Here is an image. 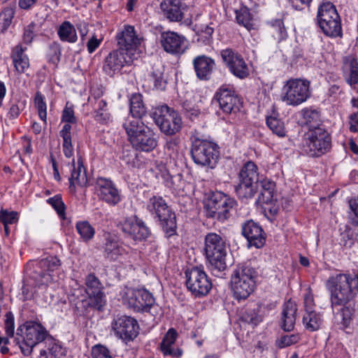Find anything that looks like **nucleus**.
<instances>
[{"mask_svg": "<svg viewBox=\"0 0 358 358\" xmlns=\"http://www.w3.org/2000/svg\"><path fill=\"white\" fill-rule=\"evenodd\" d=\"M47 202L54 208L61 218L65 219V205L59 195L48 199Z\"/></svg>", "mask_w": 358, "mask_h": 358, "instance_id": "nucleus-45", "label": "nucleus"}, {"mask_svg": "<svg viewBox=\"0 0 358 358\" xmlns=\"http://www.w3.org/2000/svg\"><path fill=\"white\" fill-rule=\"evenodd\" d=\"M198 33L204 34L205 37L210 36L213 33V28L210 27L208 24H206L205 26L198 27L196 25Z\"/></svg>", "mask_w": 358, "mask_h": 358, "instance_id": "nucleus-62", "label": "nucleus"}, {"mask_svg": "<svg viewBox=\"0 0 358 358\" xmlns=\"http://www.w3.org/2000/svg\"><path fill=\"white\" fill-rule=\"evenodd\" d=\"M324 34L331 37L341 36L342 35V29L340 21V17L338 19H332L325 22H322L319 25Z\"/></svg>", "mask_w": 358, "mask_h": 358, "instance_id": "nucleus-38", "label": "nucleus"}, {"mask_svg": "<svg viewBox=\"0 0 358 358\" xmlns=\"http://www.w3.org/2000/svg\"><path fill=\"white\" fill-rule=\"evenodd\" d=\"M297 306L292 300L287 301L283 306L281 318V327L285 331H292L295 324Z\"/></svg>", "mask_w": 358, "mask_h": 358, "instance_id": "nucleus-25", "label": "nucleus"}, {"mask_svg": "<svg viewBox=\"0 0 358 358\" xmlns=\"http://www.w3.org/2000/svg\"><path fill=\"white\" fill-rule=\"evenodd\" d=\"M115 335L124 341H129L138 335V326L132 317L122 315L117 317L112 323Z\"/></svg>", "mask_w": 358, "mask_h": 358, "instance_id": "nucleus-15", "label": "nucleus"}, {"mask_svg": "<svg viewBox=\"0 0 358 358\" xmlns=\"http://www.w3.org/2000/svg\"><path fill=\"white\" fill-rule=\"evenodd\" d=\"M101 41L97 39L95 36H93L87 42V50L89 52L92 53L93 52L96 48H98V46L100 44Z\"/></svg>", "mask_w": 358, "mask_h": 358, "instance_id": "nucleus-61", "label": "nucleus"}, {"mask_svg": "<svg viewBox=\"0 0 358 358\" xmlns=\"http://www.w3.org/2000/svg\"><path fill=\"white\" fill-rule=\"evenodd\" d=\"M58 35L62 41L74 43L77 40L76 29L69 21H64L59 26L58 29Z\"/></svg>", "mask_w": 358, "mask_h": 358, "instance_id": "nucleus-36", "label": "nucleus"}, {"mask_svg": "<svg viewBox=\"0 0 358 358\" xmlns=\"http://www.w3.org/2000/svg\"><path fill=\"white\" fill-rule=\"evenodd\" d=\"M62 120L64 122L75 124L77 122V119L74 115V110L73 107L68 106V103L66 105L63 113Z\"/></svg>", "mask_w": 358, "mask_h": 358, "instance_id": "nucleus-53", "label": "nucleus"}, {"mask_svg": "<svg viewBox=\"0 0 358 358\" xmlns=\"http://www.w3.org/2000/svg\"><path fill=\"white\" fill-rule=\"evenodd\" d=\"M356 281L355 278L346 274H338L329 278L327 285L331 293L333 306L343 305L353 298L352 284Z\"/></svg>", "mask_w": 358, "mask_h": 358, "instance_id": "nucleus-3", "label": "nucleus"}, {"mask_svg": "<svg viewBox=\"0 0 358 358\" xmlns=\"http://www.w3.org/2000/svg\"><path fill=\"white\" fill-rule=\"evenodd\" d=\"M178 334L174 329H170L166 334L162 343L161 350L165 355H171L173 357H178L182 355V351L178 349L172 348L174 344Z\"/></svg>", "mask_w": 358, "mask_h": 358, "instance_id": "nucleus-30", "label": "nucleus"}, {"mask_svg": "<svg viewBox=\"0 0 358 358\" xmlns=\"http://www.w3.org/2000/svg\"><path fill=\"white\" fill-rule=\"evenodd\" d=\"M342 324L348 327L352 320V310L348 307H344L341 310Z\"/></svg>", "mask_w": 358, "mask_h": 358, "instance_id": "nucleus-56", "label": "nucleus"}, {"mask_svg": "<svg viewBox=\"0 0 358 358\" xmlns=\"http://www.w3.org/2000/svg\"><path fill=\"white\" fill-rule=\"evenodd\" d=\"M152 117L160 130L166 135L175 134L181 129L180 117L167 106L156 108L152 113Z\"/></svg>", "mask_w": 358, "mask_h": 358, "instance_id": "nucleus-9", "label": "nucleus"}, {"mask_svg": "<svg viewBox=\"0 0 358 358\" xmlns=\"http://www.w3.org/2000/svg\"><path fill=\"white\" fill-rule=\"evenodd\" d=\"M150 79L153 81L157 89L163 90L166 87V81L163 78V72L160 69L152 71L150 74Z\"/></svg>", "mask_w": 358, "mask_h": 358, "instance_id": "nucleus-50", "label": "nucleus"}, {"mask_svg": "<svg viewBox=\"0 0 358 358\" xmlns=\"http://www.w3.org/2000/svg\"><path fill=\"white\" fill-rule=\"evenodd\" d=\"M303 304L305 312L314 310V307L315 306L313 294L312 293V290L310 287L306 289V293L303 296Z\"/></svg>", "mask_w": 358, "mask_h": 358, "instance_id": "nucleus-52", "label": "nucleus"}, {"mask_svg": "<svg viewBox=\"0 0 358 358\" xmlns=\"http://www.w3.org/2000/svg\"><path fill=\"white\" fill-rule=\"evenodd\" d=\"M223 62L230 71L239 78H245L249 75V69L241 55L231 49H225L221 52Z\"/></svg>", "mask_w": 358, "mask_h": 358, "instance_id": "nucleus-17", "label": "nucleus"}, {"mask_svg": "<svg viewBox=\"0 0 358 358\" xmlns=\"http://www.w3.org/2000/svg\"><path fill=\"white\" fill-rule=\"evenodd\" d=\"M76 230L85 242L92 240L95 234L94 228L87 221H80L76 223Z\"/></svg>", "mask_w": 358, "mask_h": 358, "instance_id": "nucleus-40", "label": "nucleus"}, {"mask_svg": "<svg viewBox=\"0 0 358 358\" xmlns=\"http://www.w3.org/2000/svg\"><path fill=\"white\" fill-rule=\"evenodd\" d=\"M338 14L336 9V7L331 3H322L318 9L317 13V21L319 25L322 24V22H325L327 21L331 20L332 19H338Z\"/></svg>", "mask_w": 358, "mask_h": 358, "instance_id": "nucleus-35", "label": "nucleus"}, {"mask_svg": "<svg viewBox=\"0 0 358 358\" xmlns=\"http://www.w3.org/2000/svg\"><path fill=\"white\" fill-rule=\"evenodd\" d=\"M180 6V0H163L160 4V8L164 15L170 21L178 22L182 19Z\"/></svg>", "mask_w": 358, "mask_h": 358, "instance_id": "nucleus-27", "label": "nucleus"}, {"mask_svg": "<svg viewBox=\"0 0 358 358\" xmlns=\"http://www.w3.org/2000/svg\"><path fill=\"white\" fill-rule=\"evenodd\" d=\"M130 143L136 150L143 152L152 151L157 145L155 134L149 127L137 136L131 137Z\"/></svg>", "mask_w": 358, "mask_h": 358, "instance_id": "nucleus-21", "label": "nucleus"}, {"mask_svg": "<svg viewBox=\"0 0 358 358\" xmlns=\"http://www.w3.org/2000/svg\"><path fill=\"white\" fill-rule=\"evenodd\" d=\"M299 341V336L297 334L285 335L281 336L276 344L278 348H283L296 343Z\"/></svg>", "mask_w": 358, "mask_h": 358, "instance_id": "nucleus-49", "label": "nucleus"}, {"mask_svg": "<svg viewBox=\"0 0 358 358\" xmlns=\"http://www.w3.org/2000/svg\"><path fill=\"white\" fill-rule=\"evenodd\" d=\"M96 190L99 197L110 204L115 205L120 200L118 190L109 180L99 178L96 181Z\"/></svg>", "mask_w": 358, "mask_h": 358, "instance_id": "nucleus-20", "label": "nucleus"}, {"mask_svg": "<svg viewBox=\"0 0 358 358\" xmlns=\"http://www.w3.org/2000/svg\"><path fill=\"white\" fill-rule=\"evenodd\" d=\"M124 300L135 311L147 310L155 302L152 295L145 289H129L125 293Z\"/></svg>", "mask_w": 358, "mask_h": 358, "instance_id": "nucleus-16", "label": "nucleus"}, {"mask_svg": "<svg viewBox=\"0 0 358 358\" xmlns=\"http://www.w3.org/2000/svg\"><path fill=\"white\" fill-rule=\"evenodd\" d=\"M310 83L301 79H290L283 87L282 100L287 105L298 106L306 101L310 96Z\"/></svg>", "mask_w": 358, "mask_h": 358, "instance_id": "nucleus-10", "label": "nucleus"}, {"mask_svg": "<svg viewBox=\"0 0 358 358\" xmlns=\"http://www.w3.org/2000/svg\"><path fill=\"white\" fill-rule=\"evenodd\" d=\"M72 166L71 176L69 178L70 187L72 186L75 187L76 185L80 187L87 186L88 180L82 159L80 157L78 159L77 165L73 159Z\"/></svg>", "mask_w": 358, "mask_h": 358, "instance_id": "nucleus-28", "label": "nucleus"}, {"mask_svg": "<svg viewBox=\"0 0 358 358\" xmlns=\"http://www.w3.org/2000/svg\"><path fill=\"white\" fill-rule=\"evenodd\" d=\"M147 208L158 218L164 231L169 236L175 233L176 229V215L162 196H153L151 197L147 205Z\"/></svg>", "mask_w": 358, "mask_h": 358, "instance_id": "nucleus-5", "label": "nucleus"}, {"mask_svg": "<svg viewBox=\"0 0 358 358\" xmlns=\"http://www.w3.org/2000/svg\"><path fill=\"white\" fill-rule=\"evenodd\" d=\"M15 71L18 73H24L29 67V60L24 54V49L21 45L15 46L11 55Z\"/></svg>", "mask_w": 358, "mask_h": 358, "instance_id": "nucleus-29", "label": "nucleus"}, {"mask_svg": "<svg viewBox=\"0 0 358 358\" xmlns=\"http://www.w3.org/2000/svg\"><path fill=\"white\" fill-rule=\"evenodd\" d=\"M266 124L273 133L278 136L284 137L286 135L284 123L280 120L269 117L266 119Z\"/></svg>", "mask_w": 358, "mask_h": 358, "instance_id": "nucleus-44", "label": "nucleus"}, {"mask_svg": "<svg viewBox=\"0 0 358 358\" xmlns=\"http://www.w3.org/2000/svg\"><path fill=\"white\" fill-rule=\"evenodd\" d=\"M18 221V213L16 211H8L1 209L0 210V222L3 225L13 224Z\"/></svg>", "mask_w": 358, "mask_h": 358, "instance_id": "nucleus-46", "label": "nucleus"}, {"mask_svg": "<svg viewBox=\"0 0 358 358\" xmlns=\"http://www.w3.org/2000/svg\"><path fill=\"white\" fill-rule=\"evenodd\" d=\"M122 230L136 241L145 239L149 236V230L144 222L136 216L126 218L122 223Z\"/></svg>", "mask_w": 358, "mask_h": 358, "instance_id": "nucleus-19", "label": "nucleus"}, {"mask_svg": "<svg viewBox=\"0 0 358 358\" xmlns=\"http://www.w3.org/2000/svg\"><path fill=\"white\" fill-rule=\"evenodd\" d=\"M216 99L220 108L226 113H235L239 110L241 101L232 92L227 89H221L216 94Z\"/></svg>", "mask_w": 358, "mask_h": 358, "instance_id": "nucleus-24", "label": "nucleus"}, {"mask_svg": "<svg viewBox=\"0 0 358 358\" xmlns=\"http://www.w3.org/2000/svg\"><path fill=\"white\" fill-rule=\"evenodd\" d=\"M321 323L320 315L314 310L306 312L303 317V324L305 328L310 331H316L319 329Z\"/></svg>", "mask_w": 358, "mask_h": 358, "instance_id": "nucleus-39", "label": "nucleus"}, {"mask_svg": "<svg viewBox=\"0 0 358 358\" xmlns=\"http://www.w3.org/2000/svg\"><path fill=\"white\" fill-rule=\"evenodd\" d=\"M239 183L235 186V191L240 198H252L257 190L259 175L257 167L252 162H248L239 173Z\"/></svg>", "mask_w": 358, "mask_h": 358, "instance_id": "nucleus-7", "label": "nucleus"}, {"mask_svg": "<svg viewBox=\"0 0 358 358\" xmlns=\"http://www.w3.org/2000/svg\"><path fill=\"white\" fill-rule=\"evenodd\" d=\"M47 350H41L40 355L46 358H63L64 350L57 344L52 337L47 338L45 341Z\"/></svg>", "mask_w": 358, "mask_h": 358, "instance_id": "nucleus-34", "label": "nucleus"}, {"mask_svg": "<svg viewBox=\"0 0 358 358\" xmlns=\"http://www.w3.org/2000/svg\"><path fill=\"white\" fill-rule=\"evenodd\" d=\"M214 66V61L204 55L199 56L194 59V66L196 76L201 80L208 79Z\"/></svg>", "mask_w": 358, "mask_h": 358, "instance_id": "nucleus-26", "label": "nucleus"}, {"mask_svg": "<svg viewBox=\"0 0 358 358\" xmlns=\"http://www.w3.org/2000/svg\"><path fill=\"white\" fill-rule=\"evenodd\" d=\"M255 271L250 266L236 268L231 278V289L237 299H246L254 290Z\"/></svg>", "mask_w": 358, "mask_h": 358, "instance_id": "nucleus-4", "label": "nucleus"}, {"mask_svg": "<svg viewBox=\"0 0 358 358\" xmlns=\"http://www.w3.org/2000/svg\"><path fill=\"white\" fill-rule=\"evenodd\" d=\"M71 123L66 122L64 125L62 129L59 131V135L62 138H71Z\"/></svg>", "mask_w": 358, "mask_h": 358, "instance_id": "nucleus-63", "label": "nucleus"}, {"mask_svg": "<svg viewBox=\"0 0 358 358\" xmlns=\"http://www.w3.org/2000/svg\"><path fill=\"white\" fill-rule=\"evenodd\" d=\"M303 116L305 123L309 127V130L315 129V128H322L319 127L320 115L315 110L304 109L303 110Z\"/></svg>", "mask_w": 358, "mask_h": 358, "instance_id": "nucleus-43", "label": "nucleus"}, {"mask_svg": "<svg viewBox=\"0 0 358 358\" xmlns=\"http://www.w3.org/2000/svg\"><path fill=\"white\" fill-rule=\"evenodd\" d=\"M41 264L50 271L57 269L61 265L60 260L56 257H51L45 260H43Z\"/></svg>", "mask_w": 358, "mask_h": 358, "instance_id": "nucleus-54", "label": "nucleus"}, {"mask_svg": "<svg viewBox=\"0 0 358 358\" xmlns=\"http://www.w3.org/2000/svg\"><path fill=\"white\" fill-rule=\"evenodd\" d=\"M85 286L87 306L98 310H102L106 305V296L99 280L94 274H89L85 280Z\"/></svg>", "mask_w": 358, "mask_h": 358, "instance_id": "nucleus-13", "label": "nucleus"}, {"mask_svg": "<svg viewBox=\"0 0 358 358\" xmlns=\"http://www.w3.org/2000/svg\"><path fill=\"white\" fill-rule=\"evenodd\" d=\"M205 254L211 270L216 275L224 271L227 267V246L224 238L215 233H209L205 238Z\"/></svg>", "mask_w": 358, "mask_h": 358, "instance_id": "nucleus-2", "label": "nucleus"}, {"mask_svg": "<svg viewBox=\"0 0 358 358\" xmlns=\"http://www.w3.org/2000/svg\"><path fill=\"white\" fill-rule=\"evenodd\" d=\"M275 183L267 179H264L259 184L256 185L257 189L261 187L258 197L259 203L271 204L273 201Z\"/></svg>", "mask_w": 358, "mask_h": 358, "instance_id": "nucleus-31", "label": "nucleus"}, {"mask_svg": "<svg viewBox=\"0 0 358 358\" xmlns=\"http://www.w3.org/2000/svg\"><path fill=\"white\" fill-rule=\"evenodd\" d=\"M349 203L350 208L354 214V217H352V222L354 225L358 226V198L350 199Z\"/></svg>", "mask_w": 358, "mask_h": 358, "instance_id": "nucleus-55", "label": "nucleus"}, {"mask_svg": "<svg viewBox=\"0 0 358 358\" xmlns=\"http://www.w3.org/2000/svg\"><path fill=\"white\" fill-rule=\"evenodd\" d=\"M140 119L141 117L130 116L128 117L123 124L129 141H131V137L137 136L143 130H145V128H148Z\"/></svg>", "mask_w": 358, "mask_h": 358, "instance_id": "nucleus-32", "label": "nucleus"}, {"mask_svg": "<svg viewBox=\"0 0 358 358\" xmlns=\"http://www.w3.org/2000/svg\"><path fill=\"white\" fill-rule=\"evenodd\" d=\"M236 206V201L222 192H215L206 203L207 216L224 221L230 215V211Z\"/></svg>", "mask_w": 358, "mask_h": 358, "instance_id": "nucleus-8", "label": "nucleus"}, {"mask_svg": "<svg viewBox=\"0 0 358 358\" xmlns=\"http://www.w3.org/2000/svg\"><path fill=\"white\" fill-rule=\"evenodd\" d=\"M33 25H29L25 29L23 34V41L26 43H29L31 42L33 38H34V33H33Z\"/></svg>", "mask_w": 358, "mask_h": 358, "instance_id": "nucleus-60", "label": "nucleus"}, {"mask_svg": "<svg viewBox=\"0 0 358 358\" xmlns=\"http://www.w3.org/2000/svg\"><path fill=\"white\" fill-rule=\"evenodd\" d=\"M117 39L121 51L134 59H137L139 55L138 48L142 39L136 35L133 26H124V29L117 36Z\"/></svg>", "mask_w": 358, "mask_h": 358, "instance_id": "nucleus-14", "label": "nucleus"}, {"mask_svg": "<svg viewBox=\"0 0 358 358\" xmlns=\"http://www.w3.org/2000/svg\"><path fill=\"white\" fill-rule=\"evenodd\" d=\"M131 116L142 117L145 113V108L143 103L142 96L139 94L132 95L130 99Z\"/></svg>", "mask_w": 358, "mask_h": 358, "instance_id": "nucleus-41", "label": "nucleus"}, {"mask_svg": "<svg viewBox=\"0 0 358 358\" xmlns=\"http://www.w3.org/2000/svg\"><path fill=\"white\" fill-rule=\"evenodd\" d=\"M5 331L8 337L12 338L14 336V316L11 312L6 314Z\"/></svg>", "mask_w": 358, "mask_h": 358, "instance_id": "nucleus-51", "label": "nucleus"}, {"mask_svg": "<svg viewBox=\"0 0 358 358\" xmlns=\"http://www.w3.org/2000/svg\"><path fill=\"white\" fill-rule=\"evenodd\" d=\"M345 69L349 72L348 83L350 85H355L358 82V62L352 56H348L345 58Z\"/></svg>", "mask_w": 358, "mask_h": 358, "instance_id": "nucleus-37", "label": "nucleus"}, {"mask_svg": "<svg viewBox=\"0 0 358 358\" xmlns=\"http://www.w3.org/2000/svg\"><path fill=\"white\" fill-rule=\"evenodd\" d=\"M273 27L278 31V33L280 34V37L281 38H283L285 37L286 31H285L283 22L281 20H275L274 23L273 24Z\"/></svg>", "mask_w": 358, "mask_h": 358, "instance_id": "nucleus-59", "label": "nucleus"}, {"mask_svg": "<svg viewBox=\"0 0 358 358\" xmlns=\"http://www.w3.org/2000/svg\"><path fill=\"white\" fill-rule=\"evenodd\" d=\"M126 252L125 249L117 241L108 239L104 246V256L109 260H117Z\"/></svg>", "mask_w": 358, "mask_h": 358, "instance_id": "nucleus-33", "label": "nucleus"}, {"mask_svg": "<svg viewBox=\"0 0 358 358\" xmlns=\"http://www.w3.org/2000/svg\"><path fill=\"white\" fill-rule=\"evenodd\" d=\"M63 139V152L66 157H71L73 154V145L71 138H62Z\"/></svg>", "mask_w": 358, "mask_h": 358, "instance_id": "nucleus-58", "label": "nucleus"}, {"mask_svg": "<svg viewBox=\"0 0 358 358\" xmlns=\"http://www.w3.org/2000/svg\"><path fill=\"white\" fill-rule=\"evenodd\" d=\"M351 131H358V113H355L350 116V127Z\"/></svg>", "mask_w": 358, "mask_h": 358, "instance_id": "nucleus-64", "label": "nucleus"}, {"mask_svg": "<svg viewBox=\"0 0 358 358\" xmlns=\"http://www.w3.org/2000/svg\"><path fill=\"white\" fill-rule=\"evenodd\" d=\"M236 21L239 24H242L248 30L253 27L252 16L247 7L242 6L236 10Z\"/></svg>", "mask_w": 358, "mask_h": 358, "instance_id": "nucleus-42", "label": "nucleus"}, {"mask_svg": "<svg viewBox=\"0 0 358 358\" xmlns=\"http://www.w3.org/2000/svg\"><path fill=\"white\" fill-rule=\"evenodd\" d=\"M134 59L119 50L111 52L105 59L103 66L104 72L110 76H114L119 72L125 64H129L134 62Z\"/></svg>", "mask_w": 358, "mask_h": 358, "instance_id": "nucleus-18", "label": "nucleus"}, {"mask_svg": "<svg viewBox=\"0 0 358 358\" xmlns=\"http://www.w3.org/2000/svg\"><path fill=\"white\" fill-rule=\"evenodd\" d=\"M48 336L47 331L41 324L28 321L17 328L15 341L19 345L22 353L29 356L37 344L46 341Z\"/></svg>", "mask_w": 358, "mask_h": 358, "instance_id": "nucleus-1", "label": "nucleus"}, {"mask_svg": "<svg viewBox=\"0 0 358 358\" xmlns=\"http://www.w3.org/2000/svg\"><path fill=\"white\" fill-rule=\"evenodd\" d=\"M242 233L251 245L260 248L265 243V236L262 227L252 220L244 223Z\"/></svg>", "mask_w": 358, "mask_h": 358, "instance_id": "nucleus-23", "label": "nucleus"}, {"mask_svg": "<svg viewBox=\"0 0 358 358\" xmlns=\"http://www.w3.org/2000/svg\"><path fill=\"white\" fill-rule=\"evenodd\" d=\"M185 275L187 287L194 296H205L211 289V281L201 268L196 266L187 270Z\"/></svg>", "mask_w": 358, "mask_h": 358, "instance_id": "nucleus-12", "label": "nucleus"}, {"mask_svg": "<svg viewBox=\"0 0 358 358\" xmlns=\"http://www.w3.org/2000/svg\"><path fill=\"white\" fill-rule=\"evenodd\" d=\"M243 317L246 322L253 326H256L261 320L260 317L255 312L245 313Z\"/></svg>", "mask_w": 358, "mask_h": 358, "instance_id": "nucleus-57", "label": "nucleus"}, {"mask_svg": "<svg viewBox=\"0 0 358 358\" xmlns=\"http://www.w3.org/2000/svg\"><path fill=\"white\" fill-rule=\"evenodd\" d=\"M161 43L164 50L171 53H182L187 46L183 36L171 31L162 34Z\"/></svg>", "mask_w": 358, "mask_h": 358, "instance_id": "nucleus-22", "label": "nucleus"}, {"mask_svg": "<svg viewBox=\"0 0 358 358\" xmlns=\"http://www.w3.org/2000/svg\"><path fill=\"white\" fill-rule=\"evenodd\" d=\"M191 154L196 164L211 168L215 164L218 158L216 144L200 139H196L193 142Z\"/></svg>", "mask_w": 358, "mask_h": 358, "instance_id": "nucleus-11", "label": "nucleus"}, {"mask_svg": "<svg viewBox=\"0 0 358 358\" xmlns=\"http://www.w3.org/2000/svg\"><path fill=\"white\" fill-rule=\"evenodd\" d=\"M331 138L324 128L310 129L306 134L304 152L310 157H319L329 150Z\"/></svg>", "mask_w": 358, "mask_h": 358, "instance_id": "nucleus-6", "label": "nucleus"}, {"mask_svg": "<svg viewBox=\"0 0 358 358\" xmlns=\"http://www.w3.org/2000/svg\"><path fill=\"white\" fill-rule=\"evenodd\" d=\"M34 103L38 109L40 118L46 122V104L43 101V97L40 92H36L34 98Z\"/></svg>", "mask_w": 358, "mask_h": 358, "instance_id": "nucleus-48", "label": "nucleus"}, {"mask_svg": "<svg viewBox=\"0 0 358 358\" xmlns=\"http://www.w3.org/2000/svg\"><path fill=\"white\" fill-rule=\"evenodd\" d=\"M92 358H113L110 350L104 345L98 344L92 347Z\"/></svg>", "mask_w": 358, "mask_h": 358, "instance_id": "nucleus-47", "label": "nucleus"}]
</instances>
